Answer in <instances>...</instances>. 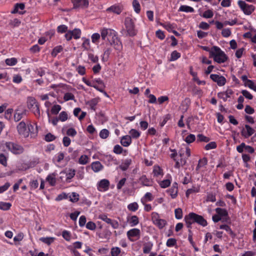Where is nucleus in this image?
I'll return each instance as SVG.
<instances>
[{"mask_svg":"<svg viewBox=\"0 0 256 256\" xmlns=\"http://www.w3.org/2000/svg\"><path fill=\"white\" fill-rule=\"evenodd\" d=\"M110 45L113 46L114 48L118 51H120L122 48V44L120 40V38H118L116 34H114L112 36V40L110 41Z\"/></svg>","mask_w":256,"mask_h":256,"instance_id":"nucleus-15","label":"nucleus"},{"mask_svg":"<svg viewBox=\"0 0 256 256\" xmlns=\"http://www.w3.org/2000/svg\"><path fill=\"white\" fill-rule=\"evenodd\" d=\"M124 10V6L120 4H114L106 8L108 12H112L116 14H120Z\"/></svg>","mask_w":256,"mask_h":256,"instance_id":"nucleus-13","label":"nucleus"},{"mask_svg":"<svg viewBox=\"0 0 256 256\" xmlns=\"http://www.w3.org/2000/svg\"><path fill=\"white\" fill-rule=\"evenodd\" d=\"M139 182L143 186H150L152 185V180L148 178L146 175H142L139 178Z\"/></svg>","mask_w":256,"mask_h":256,"instance_id":"nucleus-22","label":"nucleus"},{"mask_svg":"<svg viewBox=\"0 0 256 256\" xmlns=\"http://www.w3.org/2000/svg\"><path fill=\"white\" fill-rule=\"evenodd\" d=\"M210 58H213L214 60L218 64L224 63L228 59V57L224 52L217 46L212 47Z\"/></svg>","mask_w":256,"mask_h":256,"instance_id":"nucleus-3","label":"nucleus"},{"mask_svg":"<svg viewBox=\"0 0 256 256\" xmlns=\"http://www.w3.org/2000/svg\"><path fill=\"white\" fill-rule=\"evenodd\" d=\"M88 58L93 63L98 62V57L92 53H88Z\"/></svg>","mask_w":256,"mask_h":256,"instance_id":"nucleus-62","label":"nucleus"},{"mask_svg":"<svg viewBox=\"0 0 256 256\" xmlns=\"http://www.w3.org/2000/svg\"><path fill=\"white\" fill-rule=\"evenodd\" d=\"M46 181L49 183L50 186H54L56 182L55 174L54 173L48 174L46 178Z\"/></svg>","mask_w":256,"mask_h":256,"instance_id":"nucleus-28","label":"nucleus"},{"mask_svg":"<svg viewBox=\"0 0 256 256\" xmlns=\"http://www.w3.org/2000/svg\"><path fill=\"white\" fill-rule=\"evenodd\" d=\"M55 238L53 237H42L40 238V240L48 245H50L52 242H54Z\"/></svg>","mask_w":256,"mask_h":256,"instance_id":"nucleus-41","label":"nucleus"},{"mask_svg":"<svg viewBox=\"0 0 256 256\" xmlns=\"http://www.w3.org/2000/svg\"><path fill=\"white\" fill-rule=\"evenodd\" d=\"M176 244V240L174 238H168L166 242V246L168 247L172 248Z\"/></svg>","mask_w":256,"mask_h":256,"instance_id":"nucleus-57","label":"nucleus"},{"mask_svg":"<svg viewBox=\"0 0 256 256\" xmlns=\"http://www.w3.org/2000/svg\"><path fill=\"white\" fill-rule=\"evenodd\" d=\"M132 4L134 12L138 14H140L141 9L138 1V0H133Z\"/></svg>","mask_w":256,"mask_h":256,"instance_id":"nucleus-40","label":"nucleus"},{"mask_svg":"<svg viewBox=\"0 0 256 256\" xmlns=\"http://www.w3.org/2000/svg\"><path fill=\"white\" fill-rule=\"evenodd\" d=\"M152 172L154 176L155 177H158L159 176H162L164 175L163 170L158 165L154 166Z\"/></svg>","mask_w":256,"mask_h":256,"instance_id":"nucleus-26","label":"nucleus"},{"mask_svg":"<svg viewBox=\"0 0 256 256\" xmlns=\"http://www.w3.org/2000/svg\"><path fill=\"white\" fill-rule=\"evenodd\" d=\"M154 223L160 229H162L166 224V222L164 220L158 218L154 220Z\"/></svg>","mask_w":256,"mask_h":256,"instance_id":"nucleus-34","label":"nucleus"},{"mask_svg":"<svg viewBox=\"0 0 256 256\" xmlns=\"http://www.w3.org/2000/svg\"><path fill=\"white\" fill-rule=\"evenodd\" d=\"M5 62L6 65L10 66H13L16 65L18 62V60L15 58H6L5 60Z\"/></svg>","mask_w":256,"mask_h":256,"instance_id":"nucleus-47","label":"nucleus"},{"mask_svg":"<svg viewBox=\"0 0 256 256\" xmlns=\"http://www.w3.org/2000/svg\"><path fill=\"white\" fill-rule=\"evenodd\" d=\"M153 200L152 195L150 192H147L144 196L142 198L141 202L142 204H144L147 202H151Z\"/></svg>","mask_w":256,"mask_h":256,"instance_id":"nucleus-29","label":"nucleus"},{"mask_svg":"<svg viewBox=\"0 0 256 256\" xmlns=\"http://www.w3.org/2000/svg\"><path fill=\"white\" fill-rule=\"evenodd\" d=\"M6 148L14 154H20L24 152V148L20 144L12 142H6L5 144Z\"/></svg>","mask_w":256,"mask_h":256,"instance_id":"nucleus-5","label":"nucleus"},{"mask_svg":"<svg viewBox=\"0 0 256 256\" xmlns=\"http://www.w3.org/2000/svg\"><path fill=\"white\" fill-rule=\"evenodd\" d=\"M132 163V160L130 158H126L124 160L120 166V168L123 171H126L128 170Z\"/></svg>","mask_w":256,"mask_h":256,"instance_id":"nucleus-27","label":"nucleus"},{"mask_svg":"<svg viewBox=\"0 0 256 256\" xmlns=\"http://www.w3.org/2000/svg\"><path fill=\"white\" fill-rule=\"evenodd\" d=\"M184 220L186 224V226L188 228V240L194 248L195 252H198L199 249L196 246L195 242L192 239V232L191 230L192 228V225L194 223H196L204 227L208 225V222L202 216L198 215L194 212H192L188 214L185 216Z\"/></svg>","mask_w":256,"mask_h":256,"instance_id":"nucleus-1","label":"nucleus"},{"mask_svg":"<svg viewBox=\"0 0 256 256\" xmlns=\"http://www.w3.org/2000/svg\"><path fill=\"white\" fill-rule=\"evenodd\" d=\"M28 108L34 114L37 118L40 116V104L36 98L33 97H28L27 100Z\"/></svg>","mask_w":256,"mask_h":256,"instance_id":"nucleus-4","label":"nucleus"},{"mask_svg":"<svg viewBox=\"0 0 256 256\" xmlns=\"http://www.w3.org/2000/svg\"><path fill=\"white\" fill-rule=\"evenodd\" d=\"M124 25L129 36H134L136 34L137 30L135 28L134 21L132 18L126 17L124 20Z\"/></svg>","mask_w":256,"mask_h":256,"instance_id":"nucleus-6","label":"nucleus"},{"mask_svg":"<svg viewBox=\"0 0 256 256\" xmlns=\"http://www.w3.org/2000/svg\"><path fill=\"white\" fill-rule=\"evenodd\" d=\"M129 135L131 138H138L140 136V132L136 129L132 128L129 131Z\"/></svg>","mask_w":256,"mask_h":256,"instance_id":"nucleus-39","label":"nucleus"},{"mask_svg":"<svg viewBox=\"0 0 256 256\" xmlns=\"http://www.w3.org/2000/svg\"><path fill=\"white\" fill-rule=\"evenodd\" d=\"M244 150L250 154H253L254 152V149L253 147L246 145L244 142L241 143L240 144L236 146V150L239 153H242Z\"/></svg>","mask_w":256,"mask_h":256,"instance_id":"nucleus-14","label":"nucleus"},{"mask_svg":"<svg viewBox=\"0 0 256 256\" xmlns=\"http://www.w3.org/2000/svg\"><path fill=\"white\" fill-rule=\"evenodd\" d=\"M110 134L109 131L106 128L102 129L100 132V136L102 139L106 138Z\"/></svg>","mask_w":256,"mask_h":256,"instance_id":"nucleus-55","label":"nucleus"},{"mask_svg":"<svg viewBox=\"0 0 256 256\" xmlns=\"http://www.w3.org/2000/svg\"><path fill=\"white\" fill-rule=\"evenodd\" d=\"M81 30L79 28H74L72 30H69L64 34V37L68 41H70L72 38L77 40L80 38Z\"/></svg>","mask_w":256,"mask_h":256,"instance_id":"nucleus-9","label":"nucleus"},{"mask_svg":"<svg viewBox=\"0 0 256 256\" xmlns=\"http://www.w3.org/2000/svg\"><path fill=\"white\" fill-rule=\"evenodd\" d=\"M76 174V170L74 169L70 168L66 173V181L70 182L72 178Z\"/></svg>","mask_w":256,"mask_h":256,"instance_id":"nucleus-33","label":"nucleus"},{"mask_svg":"<svg viewBox=\"0 0 256 256\" xmlns=\"http://www.w3.org/2000/svg\"><path fill=\"white\" fill-rule=\"evenodd\" d=\"M216 213L222 218L228 216V211L224 208H217L215 210Z\"/></svg>","mask_w":256,"mask_h":256,"instance_id":"nucleus-31","label":"nucleus"},{"mask_svg":"<svg viewBox=\"0 0 256 256\" xmlns=\"http://www.w3.org/2000/svg\"><path fill=\"white\" fill-rule=\"evenodd\" d=\"M238 4L240 10L246 15H250L256 9L254 5L248 4L242 0H238Z\"/></svg>","mask_w":256,"mask_h":256,"instance_id":"nucleus-7","label":"nucleus"},{"mask_svg":"<svg viewBox=\"0 0 256 256\" xmlns=\"http://www.w3.org/2000/svg\"><path fill=\"white\" fill-rule=\"evenodd\" d=\"M121 252V249L118 246H114L111 248V256H118Z\"/></svg>","mask_w":256,"mask_h":256,"instance_id":"nucleus-45","label":"nucleus"},{"mask_svg":"<svg viewBox=\"0 0 256 256\" xmlns=\"http://www.w3.org/2000/svg\"><path fill=\"white\" fill-rule=\"evenodd\" d=\"M61 106L58 104H54L51 109V112L54 114H57L61 110Z\"/></svg>","mask_w":256,"mask_h":256,"instance_id":"nucleus-64","label":"nucleus"},{"mask_svg":"<svg viewBox=\"0 0 256 256\" xmlns=\"http://www.w3.org/2000/svg\"><path fill=\"white\" fill-rule=\"evenodd\" d=\"M90 158L85 154L82 155L78 159V162L82 165L87 164L90 162Z\"/></svg>","mask_w":256,"mask_h":256,"instance_id":"nucleus-37","label":"nucleus"},{"mask_svg":"<svg viewBox=\"0 0 256 256\" xmlns=\"http://www.w3.org/2000/svg\"><path fill=\"white\" fill-rule=\"evenodd\" d=\"M69 198L70 202H76L79 200V194L76 192H73L70 196Z\"/></svg>","mask_w":256,"mask_h":256,"instance_id":"nucleus-54","label":"nucleus"},{"mask_svg":"<svg viewBox=\"0 0 256 256\" xmlns=\"http://www.w3.org/2000/svg\"><path fill=\"white\" fill-rule=\"evenodd\" d=\"M167 192H168L170 196L172 198H176L178 196V190L174 188L171 187L170 189L167 190Z\"/></svg>","mask_w":256,"mask_h":256,"instance_id":"nucleus-42","label":"nucleus"},{"mask_svg":"<svg viewBox=\"0 0 256 256\" xmlns=\"http://www.w3.org/2000/svg\"><path fill=\"white\" fill-rule=\"evenodd\" d=\"M92 170L94 172H98L102 170L104 166L99 161H95L92 162L90 164Z\"/></svg>","mask_w":256,"mask_h":256,"instance_id":"nucleus-20","label":"nucleus"},{"mask_svg":"<svg viewBox=\"0 0 256 256\" xmlns=\"http://www.w3.org/2000/svg\"><path fill=\"white\" fill-rule=\"evenodd\" d=\"M74 8H87L89 5L88 0H72Z\"/></svg>","mask_w":256,"mask_h":256,"instance_id":"nucleus-17","label":"nucleus"},{"mask_svg":"<svg viewBox=\"0 0 256 256\" xmlns=\"http://www.w3.org/2000/svg\"><path fill=\"white\" fill-rule=\"evenodd\" d=\"M82 80L88 86L93 87L101 92H103L104 91V89L105 87L104 84L102 85L98 86L96 84H94V82H91L84 77L82 78Z\"/></svg>","mask_w":256,"mask_h":256,"instance_id":"nucleus-16","label":"nucleus"},{"mask_svg":"<svg viewBox=\"0 0 256 256\" xmlns=\"http://www.w3.org/2000/svg\"><path fill=\"white\" fill-rule=\"evenodd\" d=\"M175 218L178 220H180L182 218V210L180 208H177L174 210Z\"/></svg>","mask_w":256,"mask_h":256,"instance_id":"nucleus-61","label":"nucleus"},{"mask_svg":"<svg viewBox=\"0 0 256 256\" xmlns=\"http://www.w3.org/2000/svg\"><path fill=\"white\" fill-rule=\"evenodd\" d=\"M98 102V100L97 98H94L90 100L87 102V104L89 106L90 108L96 111V106Z\"/></svg>","mask_w":256,"mask_h":256,"instance_id":"nucleus-30","label":"nucleus"},{"mask_svg":"<svg viewBox=\"0 0 256 256\" xmlns=\"http://www.w3.org/2000/svg\"><path fill=\"white\" fill-rule=\"evenodd\" d=\"M127 221L131 226H134L139 223V220L136 216H132L127 218Z\"/></svg>","mask_w":256,"mask_h":256,"instance_id":"nucleus-25","label":"nucleus"},{"mask_svg":"<svg viewBox=\"0 0 256 256\" xmlns=\"http://www.w3.org/2000/svg\"><path fill=\"white\" fill-rule=\"evenodd\" d=\"M26 114V110H16L14 116V121L16 122L20 121Z\"/></svg>","mask_w":256,"mask_h":256,"instance_id":"nucleus-21","label":"nucleus"},{"mask_svg":"<svg viewBox=\"0 0 256 256\" xmlns=\"http://www.w3.org/2000/svg\"><path fill=\"white\" fill-rule=\"evenodd\" d=\"M208 164V160L206 158H203L198 160V164L196 167V170L206 166Z\"/></svg>","mask_w":256,"mask_h":256,"instance_id":"nucleus-38","label":"nucleus"},{"mask_svg":"<svg viewBox=\"0 0 256 256\" xmlns=\"http://www.w3.org/2000/svg\"><path fill=\"white\" fill-rule=\"evenodd\" d=\"M16 128L18 134L24 138H28L30 134L31 138H34L36 136L38 132L36 126L34 128L32 124H28L26 126V122L23 120L18 124Z\"/></svg>","mask_w":256,"mask_h":256,"instance_id":"nucleus-2","label":"nucleus"},{"mask_svg":"<svg viewBox=\"0 0 256 256\" xmlns=\"http://www.w3.org/2000/svg\"><path fill=\"white\" fill-rule=\"evenodd\" d=\"M63 50L62 46H58L54 48L52 51L51 52L52 56V57H56L57 54Z\"/></svg>","mask_w":256,"mask_h":256,"instance_id":"nucleus-44","label":"nucleus"},{"mask_svg":"<svg viewBox=\"0 0 256 256\" xmlns=\"http://www.w3.org/2000/svg\"><path fill=\"white\" fill-rule=\"evenodd\" d=\"M100 36L103 40H104L107 36H114L115 31L113 30L106 28H102L100 30Z\"/></svg>","mask_w":256,"mask_h":256,"instance_id":"nucleus-19","label":"nucleus"},{"mask_svg":"<svg viewBox=\"0 0 256 256\" xmlns=\"http://www.w3.org/2000/svg\"><path fill=\"white\" fill-rule=\"evenodd\" d=\"M217 144L215 142H211L208 144H206L204 146V149L206 150H208L216 148Z\"/></svg>","mask_w":256,"mask_h":256,"instance_id":"nucleus-58","label":"nucleus"},{"mask_svg":"<svg viewBox=\"0 0 256 256\" xmlns=\"http://www.w3.org/2000/svg\"><path fill=\"white\" fill-rule=\"evenodd\" d=\"M255 132V130L248 124H245L241 130V135L245 138H248L251 136Z\"/></svg>","mask_w":256,"mask_h":256,"instance_id":"nucleus-10","label":"nucleus"},{"mask_svg":"<svg viewBox=\"0 0 256 256\" xmlns=\"http://www.w3.org/2000/svg\"><path fill=\"white\" fill-rule=\"evenodd\" d=\"M181 56L180 52L176 50H174L171 53L170 61H175L178 59Z\"/></svg>","mask_w":256,"mask_h":256,"instance_id":"nucleus-48","label":"nucleus"},{"mask_svg":"<svg viewBox=\"0 0 256 256\" xmlns=\"http://www.w3.org/2000/svg\"><path fill=\"white\" fill-rule=\"evenodd\" d=\"M166 177L167 178L168 177L169 178H166V180H162L158 182V183L160 186L162 188H166L168 187L171 184V181H172L171 176L170 174H168V175L166 176Z\"/></svg>","mask_w":256,"mask_h":256,"instance_id":"nucleus-24","label":"nucleus"},{"mask_svg":"<svg viewBox=\"0 0 256 256\" xmlns=\"http://www.w3.org/2000/svg\"><path fill=\"white\" fill-rule=\"evenodd\" d=\"M132 138L129 135L122 136L120 140L121 144L125 147L128 146L132 144Z\"/></svg>","mask_w":256,"mask_h":256,"instance_id":"nucleus-23","label":"nucleus"},{"mask_svg":"<svg viewBox=\"0 0 256 256\" xmlns=\"http://www.w3.org/2000/svg\"><path fill=\"white\" fill-rule=\"evenodd\" d=\"M197 138H198V139H197L198 142H208L210 140V138L204 135H203L202 134H198L197 136Z\"/></svg>","mask_w":256,"mask_h":256,"instance_id":"nucleus-59","label":"nucleus"},{"mask_svg":"<svg viewBox=\"0 0 256 256\" xmlns=\"http://www.w3.org/2000/svg\"><path fill=\"white\" fill-rule=\"evenodd\" d=\"M12 204L9 202H0V209L4 210H7L10 208Z\"/></svg>","mask_w":256,"mask_h":256,"instance_id":"nucleus-63","label":"nucleus"},{"mask_svg":"<svg viewBox=\"0 0 256 256\" xmlns=\"http://www.w3.org/2000/svg\"><path fill=\"white\" fill-rule=\"evenodd\" d=\"M64 154L62 152H60L58 154H57L55 156H54L53 160L54 161H55L58 163H60L61 162L62 160H64Z\"/></svg>","mask_w":256,"mask_h":256,"instance_id":"nucleus-43","label":"nucleus"},{"mask_svg":"<svg viewBox=\"0 0 256 256\" xmlns=\"http://www.w3.org/2000/svg\"><path fill=\"white\" fill-rule=\"evenodd\" d=\"M138 205L136 202L130 204L128 206V208L129 210L132 212H136L138 210Z\"/></svg>","mask_w":256,"mask_h":256,"instance_id":"nucleus-52","label":"nucleus"},{"mask_svg":"<svg viewBox=\"0 0 256 256\" xmlns=\"http://www.w3.org/2000/svg\"><path fill=\"white\" fill-rule=\"evenodd\" d=\"M8 157L4 154H0V164L4 166H7Z\"/></svg>","mask_w":256,"mask_h":256,"instance_id":"nucleus-60","label":"nucleus"},{"mask_svg":"<svg viewBox=\"0 0 256 256\" xmlns=\"http://www.w3.org/2000/svg\"><path fill=\"white\" fill-rule=\"evenodd\" d=\"M83 42L82 44V47L84 50H88L90 48V40L88 38H82Z\"/></svg>","mask_w":256,"mask_h":256,"instance_id":"nucleus-49","label":"nucleus"},{"mask_svg":"<svg viewBox=\"0 0 256 256\" xmlns=\"http://www.w3.org/2000/svg\"><path fill=\"white\" fill-rule=\"evenodd\" d=\"M126 236L130 241L134 242L140 239V230L136 228H132L127 232Z\"/></svg>","mask_w":256,"mask_h":256,"instance_id":"nucleus-8","label":"nucleus"},{"mask_svg":"<svg viewBox=\"0 0 256 256\" xmlns=\"http://www.w3.org/2000/svg\"><path fill=\"white\" fill-rule=\"evenodd\" d=\"M210 78L214 82L217 83V84L222 86H224L226 83V78L222 76L216 74H211Z\"/></svg>","mask_w":256,"mask_h":256,"instance_id":"nucleus-12","label":"nucleus"},{"mask_svg":"<svg viewBox=\"0 0 256 256\" xmlns=\"http://www.w3.org/2000/svg\"><path fill=\"white\" fill-rule=\"evenodd\" d=\"M234 94V91L230 88H228L224 92H220L218 94V96L224 102H226L228 98L230 97L231 95Z\"/></svg>","mask_w":256,"mask_h":256,"instance_id":"nucleus-18","label":"nucleus"},{"mask_svg":"<svg viewBox=\"0 0 256 256\" xmlns=\"http://www.w3.org/2000/svg\"><path fill=\"white\" fill-rule=\"evenodd\" d=\"M25 8V6L23 3H17L14 6V10L12 12V14L18 13V10H23Z\"/></svg>","mask_w":256,"mask_h":256,"instance_id":"nucleus-46","label":"nucleus"},{"mask_svg":"<svg viewBox=\"0 0 256 256\" xmlns=\"http://www.w3.org/2000/svg\"><path fill=\"white\" fill-rule=\"evenodd\" d=\"M196 140V136L194 134H189L184 139V141L187 144H190L194 142Z\"/></svg>","mask_w":256,"mask_h":256,"instance_id":"nucleus-56","label":"nucleus"},{"mask_svg":"<svg viewBox=\"0 0 256 256\" xmlns=\"http://www.w3.org/2000/svg\"><path fill=\"white\" fill-rule=\"evenodd\" d=\"M110 183L108 180L102 179L96 184L97 190L100 192H105L108 190Z\"/></svg>","mask_w":256,"mask_h":256,"instance_id":"nucleus-11","label":"nucleus"},{"mask_svg":"<svg viewBox=\"0 0 256 256\" xmlns=\"http://www.w3.org/2000/svg\"><path fill=\"white\" fill-rule=\"evenodd\" d=\"M153 246V244L151 242L145 243L144 244L143 252L144 254H148L150 252Z\"/></svg>","mask_w":256,"mask_h":256,"instance_id":"nucleus-35","label":"nucleus"},{"mask_svg":"<svg viewBox=\"0 0 256 256\" xmlns=\"http://www.w3.org/2000/svg\"><path fill=\"white\" fill-rule=\"evenodd\" d=\"M113 152H114L118 154H121L124 152V155H126V154L127 153V150H124L118 144H116L114 146Z\"/></svg>","mask_w":256,"mask_h":256,"instance_id":"nucleus-36","label":"nucleus"},{"mask_svg":"<svg viewBox=\"0 0 256 256\" xmlns=\"http://www.w3.org/2000/svg\"><path fill=\"white\" fill-rule=\"evenodd\" d=\"M179 12H194V10L193 8L186 5H182L178 9Z\"/></svg>","mask_w":256,"mask_h":256,"instance_id":"nucleus-32","label":"nucleus"},{"mask_svg":"<svg viewBox=\"0 0 256 256\" xmlns=\"http://www.w3.org/2000/svg\"><path fill=\"white\" fill-rule=\"evenodd\" d=\"M244 85L245 86H248L251 90H252L256 92V85L254 84L252 80H247V82L244 83Z\"/></svg>","mask_w":256,"mask_h":256,"instance_id":"nucleus-50","label":"nucleus"},{"mask_svg":"<svg viewBox=\"0 0 256 256\" xmlns=\"http://www.w3.org/2000/svg\"><path fill=\"white\" fill-rule=\"evenodd\" d=\"M71 233L70 232L67 230H64L62 232V238L66 241H70L71 239Z\"/></svg>","mask_w":256,"mask_h":256,"instance_id":"nucleus-51","label":"nucleus"},{"mask_svg":"<svg viewBox=\"0 0 256 256\" xmlns=\"http://www.w3.org/2000/svg\"><path fill=\"white\" fill-rule=\"evenodd\" d=\"M68 27L66 25L62 24V25H60L58 26L57 32H58L60 33V34H63V33H65V32L66 34L67 32L68 31Z\"/></svg>","mask_w":256,"mask_h":256,"instance_id":"nucleus-53","label":"nucleus"}]
</instances>
